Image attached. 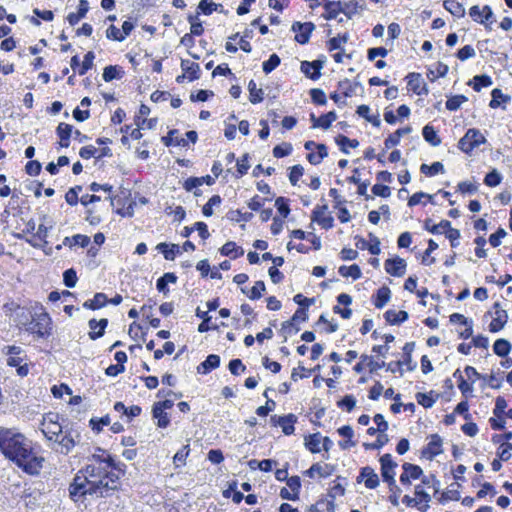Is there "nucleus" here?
Segmentation results:
<instances>
[{
	"instance_id": "obj_1",
	"label": "nucleus",
	"mask_w": 512,
	"mask_h": 512,
	"mask_svg": "<svg viewBox=\"0 0 512 512\" xmlns=\"http://www.w3.org/2000/svg\"><path fill=\"white\" fill-rule=\"evenodd\" d=\"M0 450L29 475H38L43 467L44 458L33 453L32 442L21 433L1 430Z\"/></svg>"
},
{
	"instance_id": "obj_2",
	"label": "nucleus",
	"mask_w": 512,
	"mask_h": 512,
	"mask_svg": "<svg viewBox=\"0 0 512 512\" xmlns=\"http://www.w3.org/2000/svg\"><path fill=\"white\" fill-rule=\"evenodd\" d=\"M19 325L24 326L27 332L35 334L38 338L49 337L52 330V321L46 312H35L31 315V320L26 316L25 321H19Z\"/></svg>"
},
{
	"instance_id": "obj_3",
	"label": "nucleus",
	"mask_w": 512,
	"mask_h": 512,
	"mask_svg": "<svg viewBox=\"0 0 512 512\" xmlns=\"http://www.w3.org/2000/svg\"><path fill=\"white\" fill-rule=\"evenodd\" d=\"M58 413L49 412L43 416L41 430L48 440L57 441L58 436L63 433L66 426L59 422Z\"/></svg>"
},
{
	"instance_id": "obj_4",
	"label": "nucleus",
	"mask_w": 512,
	"mask_h": 512,
	"mask_svg": "<svg viewBox=\"0 0 512 512\" xmlns=\"http://www.w3.org/2000/svg\"><path fill=\"white\" fill-rule=\"evenodd\" d=\"M87 482L86 479L79 475H76L73 479V482L69 486V496L74 502L80 501L87 495L91 496L92 491H89Z\"/></svg>"
},
{
	"instance_id": "obj_5",
	"label": "nucleus",
	"mask_w": 512,
	"mask_h": 512,
	"mask_svg": "<svg viewBox=\"0 0 512 512\" xmlns=\"http://www.w3.org/2000/svg\"><path fill=\"white\" fill-rule=\"evenodd\" d=\"M87 484L89 485V491H92V497L106 498L113 494V488H111L110 482L104 477L94 480L90 479Z\"/></svg>"
},
{
	"instance_id": "obj_6",
	"label": "nucleus",
	"mask_w": 512,
	"mask_h": 512,
	"mask_svg": "<svg viewBox=\"0 0 512 512\" xmlns=\"http://www.w3.org/2000/svg\"><path fill=\"white\" fill-rule=\"evenodd\" d=\"M291 30L296 33L295 41L299 44H307L312 32L315 30V24L312 22H294Z\"/></svg>"
},
{
	"instance_id": "obj_7",
	"label": "nucleus",
	"mask_w": 512,
	"mask_h": 512,
	"mask_svg": "<svg viewBox=\"0 0 512 512\" xmlns=\"http://www.w3.org/2000/svg\"><path fill=\"white\" fill-rule=\"evenodd\" d=\"M324 61L317 59L314 61H302L300 65L301 72L311 80H317L321 76V69Z\"/></svg>"
},
{
	"instance_id": "obj_8",
	"label": "nucleus",
	"mask_w": 512,
	"mask_h": 512,
	"mask_svg": "<svg viewBox=\"0 0 512 512\" xmlns=\"http://www.w3.org/2000/svg\"><path fill=\"white\" fill-rule=\"evenodd\" d=\"M385 271L395 277H401L406 271V261L400 257L389 258L385 261Z\"/></svg>"
},
{
	"instance_id": "obj_9",
	"label": "nucleus",
	"mask_w": 512,
	"mask_h": 512,
	"mask_svg": "<svg viewBox=\"0 0 512 512\" xmlns=\"http://www.w3.org/2000/svg\"><path fill=\"white\" fill-rule=\"evenodd\" d=\"M442 438L438 434H432L430 441L426 447L423 448L422 454L426 458L432 460L434 457L440 455L442 450Z\"/></svg>"
},
{
	"instance_id": "obj_10",
	"label": "nucleus",
	"mask_w": 512,
	"mask_h": 512,
	"mask_svg": "<svg viewBox=\"0 0 512 512\" xmlns=\"http://www.w3.org/2000/svg\"><path fill=\"white\" fill-rule=\"evenodd\" d=\"M324 9L325 14H323V17L326 20L335 19L339 13L348 15V4H343L341 1H327Z\"/></svg>"
},
{
	"instance_id": "obj_11",
	"label": "nucleus",
	"mask_w": 512,
	"mask_h": 512,
	"mask_svg": "<svg viewBox=\"0 0 512 512\" xmlns=\"http://www.w3.org/2000/svg\"><path fill=\"white\" fill-rule=\"evenodd\" d=\"M469 15L475 22L485 24L493 17V11L488 5H485L482 8L478 5H474L470 8Z\"/></svg>"
},
{
	"instance_id": "obj_12",
	"label": "nucleus",
	"mask_w": 512,
	"mask_h": 512,
	"mask_svg": "<svg viewBox=\"0 0 512 512\" xmlns=\"http://www.w3.org/2000/svg\"><path fill=\"white\" fill-rule=\"evenodd\" d=\"M90 332L88 333L91 340H96L102 337L105 333V329L108 326V319L102 318L99 321L96 319H90L88 322Z\"/></svg>"
},
{
	"instance_id": "obj_13",
	"label": "nucleus",
	"mask_w": 512,
	"mask_h": 512,
	"mask_svg": "<svg viewBox=\"0 0 512 512\" xmlns=\"http://www.w3.org/2000/svg\"><path fill=\"white\" fill-rule=\"evenodd\" d=\"M297 422V416L290 413L287 415L279 416L276 425L281 427L285 435H291L295 431L294 424Z\"/></svg>"
},
{
	"instance_id": "obj_14",
	"label": "nucleus",
	"mask_w": 512,
	"mask_h": 512,
	"mask_svg": "<svg viewBox=\"0 0 512 512\" xmlns=\"http://www.w3.org/2000/svg\"><path fill=\"white\" fill-rule=\"evenodd\" d=\"M56 134L60 138V146L63 148H68L70 145V137L73 134V126L61 122L56 128Z\"/></svg>"
},
{
	"instance_id": "obj_15",
	"label": "nucleus",
	"mask_w": 512,
	"mask_h": 512,
	"mask_svg": "<svg viewBox=\"0 0 512 512\" xmlns=\"http://www.w3.org/2000/svg\"><path fill=\"white\" fill-rule=\"evenodd\" d=\"M335 467L330 464H325L322 466L319 463L313 464L308 470L304 473L306 476L313 478L315 473H317L321 478H327L333 474Z\"/></svg>"
},
{
	"instance_id": "obj_16",
	"label": "nucleus",
	"mask_w": 512,
	"mask_h": 512,
	"mask_svg": "<svg viewBox=\"0 0 512 512\" xmlns=\"http://www.w3.org/2000/svg\"><path fill=\"white\" fill-rule=\"evenodd\" d=\"M220 356L217 354H209L206 359L197 367L198 373L208 374L212 370L220 366Z\"/></svg>"
},
{
	"instance_id": "obj_17",
	"label": "nucleus",
	"mask_w": 512,
	"mask_h": 512,
	"mask_svg": "<svg viewBox=\"0 0 512 512\" xmlns=\"http://www.w3.org/2000/svg\"><path fill=\"white\" fill-rule=\"evenodd\" d=\"M381 465V476L386 477L389 475H396L395 468L397 463L393 460L392 455L389 453L383 454L379 459Z\"/></svg>"
},
{
	"instance_id": "obj_18",
	"label": "nucleus",
	"mask_w": 512,
	"mask_h": 512,
	"mask_svg": "<svg viewBox=\"0 0 512 512\" xmlns=\"http://www.w3.org/2000/svg\"><path fill=\"white\" fill-rule=\"evenodd\" d=\"M156 250L162 253L166 260L173 261L177 254H180V246L178 244H167L165 242H161L157 244Z\"/></svg>"
},
{
	"instance_id": "obj_19",
	"label": "nucleus",
	"mask_w": 512,
	"mask_h": 512,
	"mask_svg": "<svg viewBox=\"0 0 512 512\" xmlns=\"http://www.w3.org/2000/svg\"><path fill=\"white\" fill-rule=\"evenodd\" d=\"M362 476H364V484L368 489H375L379 486V476L370 466L362 467Z\"/></svg>"
},
{
	"instance_id": "obj_20",
	"label": "nucleus",
	"mask_w": 512,
	"mask_h": 512,
	"mask_svg": "<svg viewBox=\"0 0 512 512\" xmlns=\"http://www.w3.org/2000/svg\"><path fill=\"white\" fill-rule=\"evenodd\" d=\"M106 469L100 464H88L81 472H84L83 478L88 481L104 477Z\"/></svg>"
},
{
	"instance_id": "obj_21",
	"label": "nucleus",
	"mask_w": 512,
	"mask_h": 512,
	"mask_svg": "<svg viewBox=\"0 0 512 512\" xmlns=\"http://www.w3.org/2000/svg\"><path fill=\"white\" fill-rule=\"evenodd\" d=\"M391 298V290L387 286L380 287L373 295V304L376 308H383Z\"/></svg>"
},
{
	"instance_id": "obj_22",
	"label": "nucleus",
	"mask_w": 512,
	"mask_h": 512,
	"mask_svg": "<svg viewBox=\"0 0 512 512\" xmlns=\"http://www.w3.org/2000/svg\"><path fill=\"white\" fill-rule=\"evenodd\" d=\"M408 317V312L404 310H387L384 313V318L390 325H400L403 322H405L408 319Z\"/></svg>"
},
{
	"instance_id": "obj_23",
	"label": "nucleus",
	"mask_w": 512,
	"mask_h": 512,
	"mask_svg": "<svg viewBox=\"0 0 512 512\" xmlns=\"http://www.w3.org/2000/svg\"><path fill=\"white\" fill-rule=\"evenodd\" d=\"M496 317L489 324V330L493 333L504 328L508 321V313L506 310H496Z\"/></svg>"
},
{
	"instance_id": "obj_24",
	"label": "nucleus",
	"mask_w": 512,
	"mask_h": 512,
	"mask_svg": "<svg viewBox=\"0 0 512 512\" xmlns=\"http://www.w3.org/2000/svg\"><path fill=\"white\" fill-rule=\"evenodd\" d=\"M181 69L185 73H188L189 81H194L200 78V66L198 63L183 59L181 61Z\"/></svg>"
},
{
	"instance_id": "obj_25",
	"label": "nucleus",
	"mask_w": 512,
	"mask_h": 512,
	"mask_svg": "<svg viewBox=\"0 0 512 512\" xmlns=\"http://www.w3.org/2000/svg\"><path fill=\"white\" fill-rule=\"evenodd\" d=\"M108 303L106 294L99 292L94 295L93 299L87 300L83 303V307L90 310L100 309Z\"/></svg>"
},
{
	"instance_id": "obj_26",
	"label": "nucleus",
	"mask_w": 512,
	"mask_h": 512,
	"mask_svg": "<svg viewBox=\"0 0 512 512\" xmlns=\"http://www.w3.org/2000/svg\"><path fill=\"white\" fill-rule=\"evenodd\" d=\"M177 276L172 272H166L163 276L157 279L156 288L159 292L167 294L169 292L168 283H176Z\"/></svg>"
},
{
	"instance_id": "obj_27",
	"label": "nucleus",
	"mask_w": 512,
	"mask_h": 512,
	"mask_svg": "<svg viewBox=\"0 0 512 512\" xmlns=\"http://www.w3.org/2000/svg\"><path fill=\"white\" fill-rule=\"evenodd\" d=\"M177 134H178L177 129L170 130L166 136L162 137L163 144L167 147H169L171 145L183 146V147L187 146V144H188L187 140H185L184 138H179L177 136Z\"/></svg>"
},
{
	"instance_id": "obj_28",
	"label": "nucleus",
	"mask_w": 512,
	"mask_h": 512,
	"mask_svg": "<svg viewBox=\"0 0 512 512\" xmlns=\"http://www.w3.org/2000/svg\"><path fill=\"white\" fill-rule=\"evenodd\" d=\"M422 135L426 142L430 145L437 147L441 144V139L437 134L435 128L429 124L425 125L422 129Z\"/></svg>"
},
{
	"instance_id": "obj_29",
	"label": "nucleus",
	"mask_w": 512,
	"mask_h": 512,
	"mask_svg": "<svg viewBox=\"0 0 512 512\" xmlns=\"http://www.w3.org/2000/svg\"><path fill=\"white\" fill-rule=\"evenodd\" d=\"M492 83V79L489 75L481 74L474 76L473 79L468 82V85L479 92L482 88L491 86Z\"/></svg>"
},
{
	"instance_id": "obj_30",
	"label": "nucleus",
	"mask_w": 512,
	"mask_h": 512,
	"mask_svg": "<svg viewBox=\"0 0 512 512\" xmlns=\"http://www.w3.org/2000/svg\"><path fill=\"white\" fill-rule=\"evenodd\" d=\"M335 142L339 146L340 150L345 154H349L347 147L357 148L359 146V141L357 139H350L343 134L337 135L335 137Z\"/></svg>"
},
{
	"instance_id": "obj_31",
	"label": "nucleus",
	"mask_w": 512,
	"mask_h": 512,
	"mask_svg": "<svg viewBox=\"0 0 512 512\" xmlns=\"http://www.w3.org/2000/svg\"><path fill=\"white\" fill-rule=\"evenodd\" d=\"M124 74L123 69L117 65H108L103 70V79L105 82H111L114 79L122 78Z\"/></svg>"
},
{
	"instance_id": "obj_32",
	"label": "nucleus",
	"mask_w": 512,
	"mask_h": 512,
	"mask_svg": "<svg viewBox=\"0 0 512 512\" xmlns=\"http://www.w3.org/2000/svg\"><path fill=\"white\" fill-rule=\"evenodd\" d=\"M196 317L202 319V322L198 325V332L204 333L211 329H217V326H210L209 322L211 321V316L208 314V312L200 310L198 307L195 311Z\"/></svg>"
},
{
	"instance_id": "obj_33",
	"label": "nucleus",
	"mask_w": 512,
	"mask_h": 512,
	"mask_svg": "<svg viewBox=\"0 0 512 512\" xmlns=\"http://www.w3.org/2000/svg\"><path fill=\"white\" fill-rule=\"evenodd\" d=\"M443 6L455 17L461 18L465 15L464 6L456 0H445Z\"/></svg>"
},
{
	"instance_id": "obj_34",
	"label": "nucleus",
	"mask_w": 512,
	"mask_h": 512,
	"mask_svg": "<svg viewBox=\"0 0 512 512\" xmlns=\"http://www.w3.org/2000/svg\"><path fill=\"white\" fill-rule=\"evenodd\" d=\"M338 272L342 277H351L353 280H357L362 276L361 269L357 264L340 266Z\"/></svg>"
},
{
	"instance_id": "obj_35",
	"label": "nucleus",
	"mask_w": 512,
	"mask_h": 512,
	"mask_svg": "<svg viewBox=\"0 0 512 512\" xmlns=\"http://www.w3.org/2000/svg\"><path fill=\"white\" fill-rule=\"evenodd\" d=\"M492 99L489 103V106L493 109L501 106V103H508L511 100L509 95L503 94L501 89L495 88L491 92Z\"/></svg>"
},
{
	"instance_id": "obj_36",
	"label": "nucleus",
	"mask_w": 512,
	"mask_h": 512,
	"mask_svg": "<svg viewBox=\"0 0 512 512\" xmlns=\"http://www.w3.org/2000/svg\"><path fill=\"white\" fill-rule=\"evenodd\" d=\"M335 503L333 500L320 499L316 504L311 505L309 512H334Z\"/></svg>"
},
{
	"instance_id": "obj_37",
	"label": "nucleus",
	"mask_w": 512,
	"mask_h": 512,
	"mask_svg": "<svg viewBox=\"0 0 512 512\" xmlns=\"http://www.w3.org/2000/svg\"><path fill=\"white\" fill-rule=\"evenodd\" d=\"M511 344L508 340L500 338L493 344V352L499 357H506L511 351Z\"/></svg>"
},
{
	"instance_id": "obj_38",
	"label": "nucleus",
	"mask_w": 512,
	"mask_h": 512,
	"mask_svg": "<svg viewBox=\"0 0 512 512\" xmlns=\"http://www.w3.org/2000/svg\"><path fill=\"white\" fill-rule=\"evenodd\" d=\"M63 432L65 434L62 439L60 441L57 440L56 442H58L61 446V453L68 454L75 447L76 442L72 436L71 431L65 429Z\"/></svg>"
},
{
	"instance_id": "obj_39",
	"label": "nucleus",
	"mask_w": 512,
	"mask_h": 512,
	"mask_svg": "<svg viewBox=\"0 0 512 512\" xmlns=\"http://www.w3.org/2000/svg\"><path fill=\"white\" fill-rule=\"evenodd\" d=\"M90 243V237L83 234H76L72 237H65L63 240L64 246L72 247L74 245H79L81 247H86Z\"/></svg>"
},
{
	"instance_id": "obj_40",
	"label": "nucleus",
	"mask_w": 512,
	"mask_h": 512,
	"mask_svg": "<svg viewBox=\"0 0 512 512\" xmlns=\"http://www.w3.org/2000/svg\"><path fill=\"white\" fill-rule=\"evenodd\" d=\"M152 416L154 419H157V426L159 428H166L169 426L170 418L164 410L160 409V407L155 405L152 406Z\"/></svg>"
},
{
	"instance_id": "obj_41",
	"label": "nucleus",
	"mask_w": 512,
	"mask_h": 512,
	"mask_svg": "<svg viewBox=\"0 0 512 512\" xmlns=\"http://www.w3.org/2000/svg\"><path fill=\"white\" fill-rule=\"evenodd\" d=\"M320 442H321V434L319 432L310 434L305 437V447L311 453H319L321 451V448L319 446Z\"/></svg>"
},
{
	"instance_id": "obj_42",
	"label": "nucleus",
	"mask_w": 512,
	"mask_h": 512,
	"mask_svg": "<svg viewBox=\"0 0 512 512\" xmlns=\"http://www.w3.org/2000/svg\"><path fill=\"white\" fill-rule=\"evenodd\" d=\"M465 135L466 138L471 142L473 148H476L486 142L484 135L476 128L468 129Z\"/></svg>"
},
{
	"instance_id": "obj_43",
	"label": "nucleus",
	"mask_w": 512,
	"mask_h": 512,
	"mask_svg": "<svg viewBox=\"0 0 512 512\" xmlns=\"http://www.w3.org/2000/svg\"><path fill=\"white\" fill-rule=\"evenodd\" d=\"M249 100L252 104H257L263 101V90L257 88L254 80H250L248 83Z\"/></svg>"
},
{
	"instance_id": "obj_44",
	"label": "nucleus",
	"mask_w": 512,
	"mask_h": 512,
	"mask_svg": "<svg viewBox=\"0 0 512 512\" xmlns=\"http://www.w3.org/2000/svg\"><path fill=\"white\" fill-rule=\"evenodd\" d=\"M308 319V310L304 307H299L295 313L293 314L292 318L288 321H285L282 324V328L286 329L287 327L293 326L294 323L303 321L305 322Z\"/></svg>"
},
{
	"instance_id": "obj_45",
	"label": "nucleus",
	"mask_w": 512,
	"mask_h": 512,
	"mask_svg": "<svg viewBox=\"0 0 512 512\" xmlns=\"http://www.w3.org/2000/svg\"><path fill=\"white\" fill-rule=\"evenodd\" d=\"M453 377L458 380V382H459L458 383V388L461 391V393L463 394V396L468 397L469 395H471V393L473 391V386H472V384H469L464 379V377L462 376L461 371L459 369H457L453 373Z\"/></svg>"
},
{
	"instance_id": "obj_46",
	"label": "nucleus",
	"mask_w": 512,
	"mask_h": 512,
	"mask_svg": "<svg viewBox=\"0 0 512 512\" xmlns=\"http://www.w3.org/2000/svg\"><path fill=\"white\" fill-rule=\"evenodd\" d=\"M431 219H426L424 222V228L432 234H440V229L450 228L451 222L448 220H441L439 224H431Z\"/></svg>"
},
{
	"instance_id": "obj_47",
	"label": "nucleus",
	"mask_w": 512,
	"mask_h": 512,
	"mask_svg": "<svg viewBox=\"0 0 512 512\" xmlns=\"http://www.w3.org/2000/svg\"><path fill=\"white\" fill-rule=\"evenodd\" d=\"M420 171L427 176H434L444 172V165L439 161L433 162L431 165L422 164Z\"/></svg>"
},
{
	"instance_id": "obj_48",
	"label": "nucleus",
	"mask_w": 512,
	"mask_h": 512,
	"mask_svg": "<svg viewBox=\"0 0 512 512\" xmlns=\"http://www.w3.org/2000/svg\"><path fill=\"white\" fill-rule=\"evenodd\" d=\"M219 7L222 8V5L212 0H200L198 4V10L204 15H211L214 11H218Z\"/></svg>"
},
{
	"instance_id": "obj_49",
	"label": "nucleus",
	"mask_w": 512,
	"mask_h": 512,
	"mask_svg": "<svg viewBox=\"0 0 512 512\" xmlns=\"http://www.w3.org/2000/svg\"><path fill=\"white\" fill-rule=\"evenodd\" d=\"M502 181V175L499 173L497 169H492L485 175L484 184L488 187H496Z\"/></svg>"
},
{
	"instance_id": "obj_50",
	"label": "nucleus",
	"mask_w": 512,
	"mask_h": 512,
	"mask_svg": "<svg viewBox=\"0 0 512 512\" xmlns=\"http://www.w3.org/2000/svg\"><path fill=\"white\" fill-rule=\"evenodd\" d=\"M403 472L408 473V476L413 479H419L423 475V470L420 466L405 462L402 465Z\"/></svg>"
},
{
	"instance_id": "obj_51",
	"label": "nucleus",
	"mask_w": 512,
	"mask_h": 512,
	"mask_svg": "<svg viewBox=\"0 0 512 512\" xmlns=\"http://www.w3.org/2000/svg\"><path fill=\"white\" fill-rule=\"evenodd\" d=\"M280 57L273 53L269 56V59L264 61L262 64V69L265 74L271 73L275 68H277L280 65Z\"/></svg>"
},
{
	"instance_id": "obj_52",
	"label": "nucleus",
	"mask_w": 512,
	"mask_h": 512,
	"mask_svg": "<svg viewBox=\"0 0 512 512\" xmlns=\"http://www.w3.org/2000/svg\"><path fill=\"white\" fill-rule=\"evenodd\" d=\"M227 218L235 222H248L253 218V214L251 212L242 213L240 210H231L227 213Z\"/></svg>"
},
{
	"instance_id": "obj_53",
	"label": "nucleus",
	"mask_w": 512,
	"mask_h": 512,
	"mask_svg": "<svg viewBox=\"0 0 512 512\" xmlns=\"http://www.w3.org/2000/svg\"><path fill=\"white\" fill-rule=\"evenodd\" d=\"M466 101H468V98L464 95L452 96L446 101V108L450 111H456Z\"/></svg>"
},
{
	"instance_id": "obj_54",
	"label": "nucleus",
	"mask_w": 512,
	"mask_h": 512,
	"mask_svg": "<svg viewBox=\"0 0 512 512\" xmlns=\"http://www.w3.org/2000/svg\"><path fill=\"white\" fill-rule=\"evenodd\" d=\"M408 79V87L411 91H413L415 94L419 93L418 90L420 89V86L422 84V77L419 73H409L406 77Z\"/></svg>"
},
{
	"instance_id": "obj_55",
	"label": "nucleus",
	"mask_w": 512,
	"mask_h": 512,
	"mask_svg": "<svg viewBox=\"0 0 512 512\" xmlns=\"http://www.w3.org/2000/svg\"><path fill=\"white\" fill-rule=\"evenodd\" d=\"M95 59V54L92 51H89L85 54L84 60L78 69L79 75H85L88 70L93 67V60Z\"/></svg>"
},
{
	"instance_id": "obj_56",
	"label": "nucleus",
	"mask_w": 512,
	"mask_h": 512,
	"mask_svg": "<svg viewBox=\"0 0 512 512\" xmlns=\"http://www.w3.org/2000/svg\"><path fill=\"white\" fill-rule=\"evenodd\" d=\"M78 277L77 273L73 268H69L63 273V283L68 288L75 287Z\"/></svg>"
},
{
	"instance_id": "obj_57",
	"label": "nucleus",
	"mask_w": 512,
	"mask_h": 512,
	"mask_svg": "<svg viewBox=\"0 0 512 512\" xmlns=\"http://www.w3.org/2000/svg\"><path fill=\"white\" fill-rule=\"evenodd\" d=\"M228 369L232 375L238 376L241 373L245 372L246 366L243 364L241 359L235 358L230 360L228 364Z\"/></svg>"
},
{
	"instance_id": "obj_58",
	"label": "nucleus",
	"mask_w": 512,
	"mask_h": 512,
	"mask_svg": "<svg viewBox=\"0 0 512 512\" xmlns=\"http://www.w3.org/2000/svg\"><path fill=\"white\" fill-rule=\"evenodd\" d=\"M388 442L386 434H379L373 443H364L363 446L366 450H379Z\"/></svg>"
},
{
	"instance_id": "obj_59",
	"label": "nucleus",
	"mask_w": 512,
	"mask_h": 512,
	"mask_svg": "<svg viewBox=\"0 0 512 512\" xmlns=\"http://www.w3.org/2000/svg\"><path fill=\"white\" fill-rule=\"evenodd\" d=\"M292 145L290 143H283L280 145H276L273 148V155L276 158H283L285 156H288L292 152Z\"/></svg>"
},
{
	"instance_id": "obj_60",
	"label": "nucleus",
	"mask_w": 512,
	"mask_h": 512,
	"mask_svg": "<svg viewBox=\"0 0 512 512\" xmlns=\"http://www.w3.org/2000/svg\"><path fill=\"white\" fill-rule=\"evenodd\" d=\"M303 173H304V168L302 167V165L300 164H297V165H294L290 168V173H289V181L290 183L295 186L299 179L303 176Z\"/></svg>"
},
{
	"instance_id": "obj_61",
	"label": "nucleus",
	"mask_w": 512,
	"mask_h": 512,
	"mask_svg": "<svg viewBox=\"0 0 512 512\" xmlns=\"http://www.w3.org/2000/svg\"><path fill=\"white\" fill-rule=\"evenodd\" d=\"M310 96L313 101V103L317 105H326L327 98L325 95V92L322 89L319 88H313L310 90Z\"/></svg>"
},
{
	"instance_id": "obj_62",
	"label": "nucleus",
	"mask_w": 512,
	"mask_h": 512,
	"mask_svg": "<svg viewBox=\"0 0 512 512\" xmlns=\"http://www.w3.org/2000/svg\"><path fill=\"white\" fill-rule=\"evenodd\" d=\"M266 290L265 283L261 280L256 281L255 285L251 288L250 293L248 294V297L251 300H257L261 298L262 292Z\"/></svg>"
},
{
	"instance_id": "obj_63",
	"label": "nucleus",
	"mask_w": 512,
	"mask_h": 512,
	"mask_svg": "<svg viewBox=\"0 0 512 512\" xmlns=\"http://www.w3.org/2000/svg\"><path fill=\"white\" fill-rule=\"evenodd\" d=\"M476 55L475 49L471 45H465L458 50L456 56L461 61H466Z\"/></svg>"
},
{
	"instance_id": "obj_64",
	"label": "nucleus",
	"mask_w": 512,
	"mask_h": 512,
	"mask_svg": "<svg viewBox=\"0 0 512 512\" xmlns=\"http://www.w3.org/2000/svg\"><path fill=\"white\" fill-rule=\"evenodd\" d=\"M512 444L503 443L497 451V456L501 461H508L511 458Z\"/></svg>"
}]
</instances>
